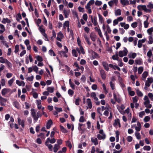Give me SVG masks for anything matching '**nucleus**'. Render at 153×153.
<instances>
[{
    "label": "nucleus",
    "instance_id": "nucleus-1",
    "mask_svg": "<svg viewBox=\"0 0 153 153\" xmlns=\"http://www.w3.org/2000/svg\"><path fill=\"white\" fill-rule=\"evenodd\" d=\"M7 101L6 99L2 97L1 96H0V104L2 106L5 105Z\"/></svg>",
    "mask_w": 153,
    "mask_h": 153
},
{
    "label": "nucleus",
    "instance_id": "nucleus-2",
    "mask_svg": "<svg viewBox=\"0 0 153 153\" xmlns=\"http://www.w3.org/2000/svg\"><path fill=\"white\" fill-rule=\"evenodd\" d=\"M76 51L78 52L79 54L81 53L83 54H84L85 52L82 46L79 47V48L77 47L76 48Z\"/></svg>",
    "mask_w": 153,
    "mask_h": 153
},
{
    "label": "nucleus",
    "instance_id": "nucleus-3",
    "mask_svg": "<svg viewBox=\"0 0 153 153\" xmlns=\"http://www.w3.org/2000/svg\"><path fill=\"white\" fill-rule=\"evenodd\" d=\"M31 116L33 117L34 120L35 121V122H36L37 121V117H36V115L35 110L33 109H31Z\"/></svg>",
    "mask_w": 153,
    "mask_h": 153
},
{
    "label": "nucleus",
    "instance_id": "nucleus-4",
    "mask_svg": "<svg viewBox=\"0 0 153 153\" xmlns=\"http://www.w3.org/2000/svg\"><path fill=\"white\" fill-rule=\"evenodd\" d=\"M100 73L102 79L105 80L106 78V74L104 70L101 69L100 71Z\"/></svg>",
    "mask_w": 153,
    "mask_h": 153
},
{
    "label": "nucleus",
    "instance_id": "nucleus-5",
    "mask_svg": "<svg viewBox=\"0 0 153 153\" xmlns=\"http://www.w3.org/2000/svg\"><path fill=\"white\" fill-rule=\"evenodd\" d=\"M56 141V139L54 138H53L51 139H50L49 137L47 138L46 140V144L49 143V142L53 144Z\"/></svg>",
    "mask_w": 153,
    "mask_h": 153
},
{
    "label": "nucleus",
    "instance_id": "nucleus-6",
    "mask_svg": "<svg viewBox=\"0 0 153 153\" xmlns=\"http://www.w3.org/2000/svg\"><path fill=\"white\" fill-rule=\"evenodd\" d=\"M90 36L91 40L93 42L96 41V35L93 33H91L90 35Z\"/></svg>",
    "mask_w": 153,
    "mask_h": 153
},
{
    "label": "nucleus",
    "instance_id": "nucleus-7",
    "mask_svg": "<svg viewBox=\"0 0 153 153\" xmlns=\"http://www.w3.org/2000/svg\"><path fill=\"white\" fill-rule=\"evenodd\" d=\"M67 53V52L63 51H58L59 54H60L61 56H63V57H67L68 56L66 54Z\"/></svg>",
    "mask_w": 153,
    "mask_h": 153
},
{
    "label": "nucleus",
    "instance_id": "nucleus-8",
    "mask_svg": "<svg viewBox=\"0 0 153 153\" xmlns=\"http://www.w3.org/2000/svg\"><path fill=\"white\" fill-rule=\"evenodd\" d=\"M83 36L87 43L88 45H91V43L89 41V37H88L87 35L85 33L84 34Z\"/></svg>",
    "mask_w": 153,
    "mask_h": 153
},
{
    "label": "nucleus",
    "instance_id": "nucleus-9",
    "mask_svg": "<svg viewBox=\"0 0 153 153\" xmlns=\"http://www.w3.org/2000/svg\"><path fill=\"white\" fill-rule=\"evenodd\" d=\"M102 65L105 69L107 71H108L109 70L108 65V64L105 62H102Z\"/></svg>",
    "mask_w": 153,
    "mask_h": 153
},
{
    "label": "nucleus",
    "instance_id": "nucleus-10",
    "mask_svg": "<svg viewBox=\"0 0 153 153\" xmlns=\"http://www.w3.org/2000/svg\"><path fill=\"white\" fill-rule=\"evenodd\" d=\"M53 122L51 119H50L47 122L46 124V128L47 129H49L51 127V126Z\"/></svg>",
    "mask_w": 153,
    "mask_h": 153
},
{
    "label": "nucleus",
    "instance_id": "nucleus-11",
    "mask_svg": "<svg viewBox=\"0 0 153 153\" xmlns=\"http://www.w3.org/2000/svg\"><path fill=\"white\" fill-rule=\"evenodd\" d=\"M86 102L89 108L90 109H91L92 107V102L91 101V99L89 98L87 99Z\"/></svg>",
    "mask_w": 153,
    "mask_h": 153
},
{
    "label": "nucleus",
    "instance_id": "nucleus-12",
    "mask_svg": "<svg viewBox=\"0 0 153 153\" xmlns=\"http://www.w3.org/2000/svg\"><path fill=\"white\" fill-rule=\"evenodd\" d=\"M118 124H119V126L120 127V120L118 119L115 120L114 122L113 123V125L115 127L116 126H117Z\"/></svg>",
    "mask_w": 153,
    "mask_h": 153
},
{
    "label": "nucleus",
    "instance_id": "nucleus-13",
    "mask_svg": "<svg viewBox=\"0 0 153 153\" xmlns=\"http://www.w3.org/2000/svg\"><path fill=\"white\" fill-rule=\"evenodd\" d=\"M137 8L139 10H140L141 9V8L142 10H143L144 11H145L146 8V7L145 5H139L137 6Z\"/></svg>",
    "mask_w": 153,
    "mask_h": 153
},
{
    "label": "nucleus",
    "instance_id": "nucleus-14",
    "mask_svg": "<svg viewBox=\"0 0 153 153\" xmlns=\"http://www.w3.org/2000/svg\"><path fill=\"white\" fill-rule=\"evenodd\" d=\"M135 64L136 65H142L143 64V61L142 60V59H136L135 60Z\"/></svg>",
    "mask_w": 153,
    "mask_h": 153
},
{
    "label": "nucleus",
    "instance_id": "nucleus-15",
    "mask_svg": "<svg viewBox=\"0 0 153 153\" xmlns=\"http://www.w3.org/2000/svg\"><path fill=\"white\" fill-rule=\"evenodd\" d=\"M148 75V72L146 71H144L142 74V79L144 81L145 80V79L146 78V77Z\"/></svg>",
    "mask_w": 153,
    "mask_h": 153
},
{
    "label": "nucleus",
    "instance_id": "nucleus-16",
    "mask_svg": "<svg viewBox=\"0 0 153 153\" xmlns=\"http://www.w3.org/2000/svg\"><path fill=\"white\" fill-rule=\"evenodd\" d=\"M106 137L105 135V134H103L102 136L100 134L97 135V137L99 140H101L102 139H104Z\"/></svg>",
    "mask_w": 153,
    "mask_h": 153
},
{
    "label": "nucleus",
    "instance_id": "nucleus-17",
    "mask_svg": "<svg viewBox=\"0 0 153 153\" xmlns=\"http://www.w3.org/2000/svg\"><path fill=\"white\" fill-rule=\"evenodd\" d=\"M11 22V21L10 19H9L8 18H3L2 19V22L3 24H6V23H10Z\"/></svg>",
    "mask_w": 153,
    "mask_h": 153
},
{
    "label": "nucleus",
    "instance_id": "nucleus-18",
    "mask_svg": "<svg viewBox=\"0 0 153 153\" xmlns=\"http://www.w3.org/2000/svg\"><path fill=\"white\" fill-rule=\"evenodd\" d=\"M144 100H146V101H145L144 102V105H146V104H149L150 102V101L149 100L148 97V96L146 95H145L144 96Z\"/></svg>",
    "mask_w": 153,
    "mask_h": 153
},
{
    "label": "nucleus",
    "instance_id": "nucleus-19",
    "mask_svg": "<svg viewBox=\"0 0 153 153\" xmlns=\"http://www.w3.org/2000/svg\"><path fill=\"white\" fill-rule=\"evenodd\" d=\"M120 2L123 5H126L129 4V1L128 0H120Z\"/></svg>",
    "mask_w": 153,
    "mask_h": 153
},
{
    "label": "nucleus",
    "instance_id": "nucleus-20",
    "mask_svg": "<svg viewBox=\"0 0 153 153\" xmlns=\"http://www.w3.org/2000/svg\"><path fill=\"white\" fill-rule=\"evenodd\" d=\"M93 23L94 26H96L97 25V18L96 16H94L93 19V21H91Z\"/></svg>",
    "mask_w": 153,
    "mask_h": 153
},
{
    "label": "nucleus",
    "instance_id": "nucleus-21",
    "mask_svg": "<svg viewBox=\"0 0 153 153\" xmlns=\"http://www.w3.org/2000/svg\"><path fill=\"white\" fill-rule=\"evenodd\" d=\"M59 147V146L58 144H55L53 148V152L55 153H56Z\"/></svg>",
    "mask_w": 153,
    "mask_h": 153
},
{
    "label": "nucleus",
    "instance_id": "nucleus-22",
    "mask_svg": "<svg viewBox=\"0 0 153 153\" xmlns=\"http://www.w3.org/2000/svg\"><path fill=\"white\" fill-rule=\"evenodd\" d=\"M91 140L92 142L94 143L95 145H96L98 144V140L96 138H91Z\"/></svg>",
    "mask_w": 153,
    "mask_h": 153
},
{
    "label": "nucleus",
    "instance_id": "nucleus-23",
    "mask_svg": "<svg viewBox=\"0 0 153 153\" xmlns=\"http://www.w3.org/2000/svg\"><path fill=\"white\" fill-rule=\"evenodd\" d=\"M63 13L65 18H67L68 17V16L69 15L70 11H67L66 10L64 9L63 10Z\"/></svg>",
    "mask_w": 153,
    "mask_h": 153
},
{
    "label": "nucleus",
    "instance_id": "nucleus-24",
    "mask_svg": "<svg viewBox=\"0 0 153 153\" xmlns=\"http://www.w3.org/2000/svg\"><path fill=\"white\" fill-rule=\"evenodd\" d=\"M60 128L61 130V131L64 133H67L68 131L63 126L61 125L60 126Z\"/></svg>",
    "mask_w": 153,
    "mask_h": 153
},
{
    "label": "nucleus",
    "instance_id": "nucleus-25",
    "mask_svg": "<svg viewBox=\"0 0 153 153\" xmlns=\"http://www.w3.org/2000/svg\"><path fill=\"white\" fill-rule=\"evenodd\" d=\"M115 15L116 16H120L121 14V12L120 9H118L115 12Z\"/></svg>",
    "mask_w": 153,
    "mask_h": 153
},
{
    "label": "nucleus",
    "instance_id": "nucleus-26",
    "mask_svg": "<svg viewBox=\"0 0 153 153\" xmlns=\"http://www.w3.org/2000/svg\"><path fill=\"white\" fill-rule=\"evenodd\" d=\"M82 126H83L84 127L85 126V124H80V123H79V126L78 127V129L79 131H83V129L82 128Z\"/></svg>",
    "mask_w": 153,
    "mask_h": 153
},
{
    "label": "nucleus",
    "instance_id": "nucleus-27",
    "mask_svg": "<svg viewBox=\"0 0 153 153\" xmlns=\"http://www.w3.org/2000/svg\"><path fill=\"white\" fill-rule=\"evenodd\" d=\"M153 36L150 35L149 36V41H148V43L149 44H152L153 42Z\"/></svg>",
    "mask_w": 153,
    "mask_h": 153
},
{
    "label": "nucleus",
    "instance_id": "nucleus-28",
    "mask_svg": "<svg viewBox=\"0 0 153 153\" xmlns=\"http://www.w3.org/2000/svg\"><path fill=\"white\" fill-rule=\"evenodd\" d=\"M63 26L64 28H65V27H69V22L68 21H65L63 24Z\"/></svg>",
    "mask_w": 153,
    "mask_h": 153
},
{
    "label": "nucleus",
    "instance_id": "nucleus-29",
    "mask_svg": "<svg viewBox=\"0 0 153 153\" xmlns=\"http://www.w3.org/2000/svg\"><path fill=\"white\" fill-rule=\"evenodd\" d=\"M13 105L16 108L18 109L19 108V103L17 101H14L13 103Z\"/></svg>",
    "mask_w": 153,
    "mask_h": 153
},
{
    "label": "nucleus",
    "instance_id": "nucleus-30",
    "mask_svg": "<svg viewBox=\"0 0 153 153\" xmlns=\"http://www.w3.org/2000/svg\"><path fill=\"white\" fill-rule=\"evenodd\" d=\"M143 70V67H139L138 70V72L139 74H142Z\"/></svg>",
    "mask_w": 153,
    "mask_h": 153
},
{
    "label": "nucleus",
    "instance_id": "nucleus-31",
    "mask_svg": "<svg viewBox=\"0 0 153 153\" xmlns=\"http://www.w3.org/2000/svg\"><path fill=\"white\" fill-rule=\"evenodd\" d=\"M1 93L2 95L3 96H4V95L7 93V88H4L2 89Z\"/></svg>",
    "mask_w": 153,
    "mask_h": 153
},
{
    "label": "nucleus",
    "instance_id": "nucleus-32",
    "mask_svg": "<svg viewBox=\"0 0 153 153\" xmlns=\"http://www.w3.org/2000/svg\"><path fill=\"white\" fill-rule=\"evenodd\" d=\"M54 89V88L53 87H48V88L47 90L48 92L52 93L53 92Z\"/></svg>",
    "mask_w": 153,
    "mask_h": 153
},
{
    "label": "nucleus",
    "instance_id": "nucleus-33",
    "mask_svg": "<svg viewBox=\"0 0 153 153\" xmlns=\"http://www.w3.org/2000/svg\"><path fill=\"white\" fill-rule=\"evenodd\" d=\"M112 58L113 60H118L119 59L118 55L117 54L113 55L112 56Z\"/></svg>",
    "mask_w": 153,
    "mask_h": 153
},
{
    "label": "nucleus",
    "instance_id": "nucleus-34",
    "mask_svg": "<svg viewBox=\"0 0 153 153\" xmlns=\"http://www.w3.org/2000/svg\"><path fill=\"white\" fill-rule=\"evenodd\" d=\"M14 77H15L14 76L12 79L8 81V83L10 86H11L12 85V83L15 80L14 79Z\"/></svg>",
    "mask_w": 153,
    "mask_h": 153
},
{
    "label": "nucleus",
    "instance_id": "nucleus-35",
    "mask_svg": "<svg viewBox=\"0 0 153 153\" xmlns=\"http://www.w3.org/2000/svg\"><path fill=\"white\" fill-rule=\"evenodd\" d=\"M49 53L51 56H55L56 55L52 49H51L49 51Z\"/></svg>",
    "mask_w": 153,
    "mask_h": 153
},
{
    "label": "nucleus",
    "instance_id": "nucleus-36",
    "mask_svg": "<svg viewBox=\"0 0 153 153\" xmlns=\"http://www.w3.org/2000/svg\"><path fill=\"white\" fill-rule=\"evenodd\" d=\"M42 116V114L41 113L40 111H39L36 113V117H37V121L38 120V118L39 117H41Z\"/></svg>",
    "mask_w": 153,
    "mask_h": 153
},
{
    "label": "nucleus",
    "instance_id": "nucleus-37",
    "mask_svg": "<svg viewBox=\"0 0 153 153\" xmlns=\"http://www.w3.org/2000/svg\"><path fill=\"white\" fill-rule=\"evenodd\" d=\"M76 51L75 49L72 50V54L73 56L77 57L78 56V54Z\"/></svg>",
    "mask_w": 153,
    "mask_h": 153
},
{
    "label": "nucleus",
    "instance_id": "nucleus-38",
    "mask_svg": "<svg viewBox=\"0 0 153 153\" xmlns=\"http://www.w3.org/2000/svg\"><path fill=\"white\" fill-rule=\"evenodd\" d=\"M0 62L1 63H5L6 62V61L7 60V59H4L2 57H0Z\"/></svg>",
    "mask_w": 153,
    "mask_h": 153
},
{
    "label": "nucleus",
    "instance_id": "nucleus-39",
    "mask_svg": "<svg viewBox=\"0 0 153 153\" xmlns=\"http://www.w3.org/2000/svg\"><path fill=\"white\" fill-rule=\"evenodd\" d=\"M13 125H14V127H15V129H18L19 128L18 126V125L16 123H15L14 124L13 123L10 124V127L11 128H13Z\"/></svg>",
    "mask_w": 153,
    "mask_h": 153
},
{
    "label": "nucleus",
    "instance_id": "nucleus-40",
    "mask_svg": "<svg viewBox=\"0 0 153 153\" xmlns=\"http://www.w3.org/2000/svg\"><path fill=\"white\" fill-rule=\"evenodd\" d=\"M150 119V117L149 116H146L144 117L143 120L145 122H147L149 121Z\"/></svg>",
    "mask_w": 153,
    "mask_h": 153
},
{
    "label": "nucleus",
    "instance_id": "nucleus-41",
    "mask_svg": "<svg viewBox=\"0 0 153 153\" xmlns=\"http://www.w3.org/2000/svg\"><path fill=\"white\" fill-rule=\"evenodd\" d=\"M137 94V95L140 97H141L143 96V94L142 92L139 90H137L136 91Z\"/></svg>",
    "mask_w": 153,
    "mask_h": 153
},
{
    "label": "nucleus",
    "instance_id": "nucleus-42",
    "mask_svg": "<svg viewBox=\"0 0 153 153\" xmlns=\"http://www.w3.org/2000/svg\"><path fill=\"white\" fill-rule=\"evenodd\" d=\"M36 58L37 60L41 62L43 61V59L42 57L39 55L37 56Z\"/></svg>",
    "mask_w": 153,
    "mask_h": 153
},
{
    "label": "nucleus",
    "instance_id": "nucleus-43",
    "mask_svg": "<svg viewBox=\"0 0 153 153\" xmlns=\"http://www.w3.org/2000/svg\"><path fill=\"white\" fill-rule=\"evenodd\" d=\"M45 145L47 146L48 148L49 149V150L51 151H52V146L51 144H48V143L46 144V142L45 143Z\"/></svg>",
    "mask_w": 153,
    "mask_h": 153
},
{
    "label": "nucleus",
    "instance_id": "nucleus-44",
    "mask_svg": "<svg viewBox=\"0 0 153 153\" xmlns=\"http://www.w3.org/2000/svg\"><path fill=\"white\" fill-rule=\"evenodd\" d=\"M68 93L70 95L72 96L74 94V91L70 89L68 91Z\"/></svg>",
    "mask_w": 153,
    "mask_h": 153
},
{
    "label": "nucleus",
    "instance_id": "nucleus-45",
    "mask_svg": "<svg viewBox=\"0 0 153 153\" xmlns=\"http://www.w3.org/2000/svg\"><path fill=\"white\" fill-rule=\"evenodd\" d=\"M135 134L137 139H140L141 138V136L139 133L136 132Z\"/></svg>",
    "mask_w": 153,
    "mask_h": 153
},
{
    "label": "nucleus",
    "instance_id": "nucleus-46",
    "mask_svg": "<svg viewBox=\"0 0 153 153\" xmlns=\"http://www.w3.org/2000/svg\"><path fill=\"white\" fill-rule=\"evenodd\" d=\"M95 4L96 5L99 6L101 5L102 4V3L100 1L96 0V1Z\"/></svg>",
    "mask_w": 153,
    "mask_h": 153
},
{
    "label": "nucleus",
    "instance_id": "nucleus-47",
    "mask_svg": "<svg viewBox=\"0 0 153 153\" xmlns=\"http://www.w3.org/2000/svg\"><path fill=\"white\" fill-rule=\"evenodd\" d=\"M19 51V45H16L15 46V50L14 52L15 53H17Z\"/></svg>",
    "mask_w": 153,
    "mask_h": 153
},
{
    "label": "nucleus",
    "instance_id": "nucleus-48",
    "mask_svg": "<svg viewBox=\"0 0 153 153\" xmlns=\"http://www.w3.org/2000/svg\"><path fill=\"white\" fill-rule=\"evenodd\" d=\"M152 55V52L151 50H149L147 53V55L149 58H150Z\"/></svg>",
    "mask_w": 153,
    "mask_h": 153
},
{
    "label": "nucleus",
    "instance_id": "nucleus-49",
    "mask_svg": "<svg viewBox=\"0 0 153 153\" xmlns=\"http://www.w3.org/2000/svg\"><path fill=\"white\" fill-rule=\"evenodd\" d=\"M118 61L119 62L118 65L120 67L123 66V64L122 61V59H119Z\"/></svg>",
    "mask_w": 153,
    "mask_h": 153
},
{
    "label": "nucleus",
    "instance_id": "nucleus-50",
    "mask_svg": "<svg viewBox=\"0 0 153 153\" xmlns=\"http://www.w3.org/2000/svg\"><path fill=\"white\" fill-rule=\"evenodd\" d=\"M137 56V54L136 53H132L131 55V56H129V58H132L133 59H134L135 58V57L136 56Z\"/></svg>",
    "mask_w": 153,
    "mask_h": 153
},
{
    "label": "nucleus",
    "instance_id": "nucleus-51",
    "mask_svg": "<svg viewBox=\"0 0 153 153\" xmlns=\"http://www.w3.org/2000/svg\"><path fill=\"white\" fill-rule=\"evenodd\" d=\"M143 149L144 150L149 151L151 149L150 147L149 146H146L143 147Z\"/></svg>",
    "mask_w": 153,
    "mask_h": 153
},
{
    "label": "nucleus",
    "instance_id": "nucleus-52",
    "mask_svg": "<svg viewBox=\"0 0 153 153\" xmlns=\"http://www.w3.org/2000/svg\"><path fill=\"white\" fill-rule=\"evenodd\" d=\"M55 108L57 112H60L62 111V109L61 108H58L55 107Z\"/></svg>",
    "mask_w": 153,
    "mask_h": 153
},
{
    "label": "nucleus",
    "instance_id": "nucleus-53",
    "mask_svg": "<svg viewBox=\"0 0 153 153\" xmlns=\"http://www.w3.org/2000/svg\"><path fill=\"white\" fill-rule=\"evenodd\" d=\"M82 18L85 21H86L88 19V16L87 14H84L83 15Z\"/></svg>",
    "mask_w": 153,
    "mask_h": 153
},
{
    "label": "nucleus",
    "instance_id": "nucleus-54",
    "mask_svg": "<svg viewBox=\"0 0 153 153\" xmlns=\"http://www.w3.org/2000/svg\"><path fill=\"white\" fill-rule=\"evenodd\" d=\"M110 84L111 89L112 90H114L115 88V86L114 84L112 82V81H111L110 82Z\"/></svg>",
    "mask_w": 153,
    "mask_h": 153
},
{
    "label": "nucleus",
    "instance_id": "nucleus-55",
    "mask_svg": "<svg viewBox=\"0 0 153 153\" xmlns=\"http://www.w3.org/2000/svg\"><path fill=\"white\" fill-rule=\"evenodd\" d=\"M119 55L120 57H122L124 56L123 53V51H120L119 52Z\"/></svg>",
    "mask_w": 153,
    "mask_h": 153
},
{
    "label": "nucleus",
    "instance_id": "nucleus-56",
    "mask_svg": "<svg viewBox=\"0 0 153 153\" xmlns=\"http://www.w3.org/2000/svg\"><path fill=\"white\" fill-rule=\"evenodd\" d=\"M138 100V98L137 96H135L132 98V100L134 103L137 102Z\"/></svg>",
    "mask_w": 153,
    "mask_h": 153
},
{
    "label": "nucleus",
    "instance_id": "nucleus-57",
    "mask_svg": "<svg viewBox=\"0 0 153 153\" xmlns=\"http://www.w3.org/2000/svg\"><path fill=\"white\" fill-rule=\"evenodd\" d=\"M38 137H40L42 139H44L45 138L44 134L42 133H41L40 134L38 135Z\"/></svg>",
    "mask_w": 153,
    "mask_h": 153
},
{
    "label": "nucleus",
    "instance_id": "nucleus-58",
    "mask_svg": "<svg viewBox=\"0 0 153 153\" xmlns=\"http://www.w3.org/2000/svg\"><path fill=\"white\" fill-rule=\"evenodd\" d=\"M137 22H134L131 24V26L133 28H135L137 27Z\"/></svg>",
    "mask_w": 153,
    "mask_h": 153
},
{
    "label": "nucleus",
    "instance_id": "nucleus-59",
    "mask_svg": "<svg viewBox=\"0 0 153 153\" xmlns=\"http://www.w3.org/2000/svg\"><path fill=\"white\" fill-rule=\"evenodd\" d=\"M86 63V61L84 59H82L80 62L81 65H83L85 64Z\"/></svg>",
    "mask_w": 153,
    "mask_h": 153
},
{
    "label": "nucleus",
    "instance_id": "nucleus-60",
    "mask_svg": "<svg viewBox=\"0 0 153 153\" xmlns=\"http://www.w3.org/2000/svg\"><path fill=\"white\" fill-rule=\"evenodd\" d=\"M148 96L149 98L151 99L152 101H153V94L151 93H149L148 94Z\"/></svg>",
    "mask_w": 153,
    "mask_h": 153
},
{
    "label": "nucleus",
    "instance_id": "nucleus-61",
    "mask_svg": "<svg viewBox=\"0 0 153 153\" xmlns=\"http://www.w3.org/2000/svg\"><path fill=\"white\" fill-rule=\"evenodd\" d=\"M118 77V80L120 83L123 82V79L119 75H117Z\"/></svg>",
    "mask_w": 153,
    "mask_h": 153
},
{
    "label": "nucleus",
    "instance_id": "nucleus-62",
    "mask_svg": "<svg viewBox=\"0 0 153 153\" xmlns=\"http://www.w3.org/2000/svg\"><path fill=\"white\" fill-rule=\"evenodd\" d=\"M150 83H152L153 82V78H147V81Z\"/></svg>",
    "mask_w": 153,
    "mask_h": 153
},
{
    "label": "nucleus",
    "instance_id": "nucleus-63",
    "mask_svg": "<svg viewBox=\"0 0 153 153\" xmlns=\"http://www.w3.org/2000/svg\"><path fill=\"white\" fill-rule=\"evenodd\" d=\"M91 88L93 90H95L97 89V85L95 84H94L92 85Z\"/></svg>",
    "mask_w": 153,
    "mask_h": 153
},
{
    "label": "nucleus",
    "instance_id": "nucleus-64",
    "mask_svg": "<svg viewBox=\"0 0 153 153\" xmlns=\"http://www.w3.org/2000/svg\"><path fill=\"white\" fill-rule=\"evenodd\" d=\"M148 8L150 9L153 8V4H152L151 3H149V4L147 5Z\"/></svg>",
    "mask_w": 153,
    "mask_h": 153
}]
</instances>
